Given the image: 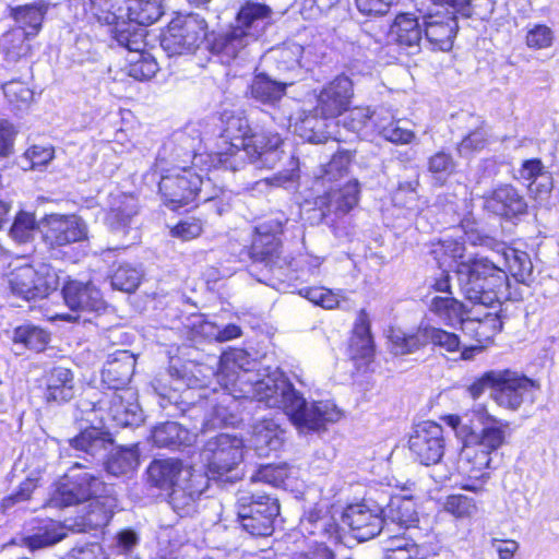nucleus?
Wrapping results in <instances>:
<instances>
[{"instance_id": "59", "label": "nucleus", "mask_w": 559, "mask_h": 559, "mask_svg": "<svg viewBox=\"0 0 559 559\" xmlns=\"http://www.w3.org/2000/svg\"><path fill=\"white\" fill-rule=\"evenodd\" d=\"M488 144V133L484 127H477L465 135L457 145L461 155L479 152Z\"/></svg>"}, {"instance_id": "33", "label": "nucleus", "mask_w": 559, "mask_h": 559, "mask_svg": "<svg viewBox=\"0 0 559 559\" xmlns=\"http://www.w3.org/2000/svg\"><path fill=\"white\" fill-rule=\"evenodd\" d=\"M187 467L179 459H155L146 468L147 483L152 487L171 491Z\"/></svg>"}, {"instance_id": "3", "label": "nucleus", "mask_w": 559, "mask_h": 559, "mask_svg": "<svg viewBox=\"0 0 559 559\" xmlns=\"http://www.w3.org/2000/svg\"><path fill=\"white\" fill-rule=\"evenodd\" d=\"M287 223L284 212L272 213L255 227L257 236L250 249L251 272H260L258 281L273 287L288 277L287 260L281 257V235Z\"/></svg>"}, {"instance_id": "30", "label": "nucleus", "mask_w": 559, "mask_h": 559, "mask_svg": "<svg viewBox=\"0 0 559 559\" xmlns=\"http://www.w3.org/2000/svg\"><path fill=\"white\" fill-rule=\"evenodd\" d=\"M107 409L117 426L138 427L143 421V412L132 390L114 392L108 401Z\"/></svg>"}, {"instance_id": "36", "label": "nucleus", "mask_w": 559, "mask_h": 559, "mask_svg": "<svg viewBox=\"0 0 559 559\" xmlns=\"http://www.w3.org/2000/svg\"><path fill=\"white\" fill-rule=\"evenodd\" d=\"M287 83L270 72L257 73L249 86L250 96L264 105L275 106L286 94Z\"/></svg>"}, {"instance_id": "1", "label": "nucleus", "mask_w": 559, "mask_h": 559, "mask_svg": "<svg viewBox=\"0 0 559 559\" xmlns=\"http://www.w3.org/2000/svg\"><path fill=\"white\" fill-rule=\"evenodd\" d=\"M250 356L245 349L233 348L223 353L216 373L217 382L226 389L248 385V389H241L245 394L267 407L282 408L300 431H319L328 423L340 419L341 412L330 401L308 403L286 378L267 376L258 379L250 371Z\"/></svg>"}, {"instance_id": "38", "label": "nucleus", "mask_w": 559, "mask_h": 559, "mask_svg": "<svg viewBox=\"0 0 559 559\" xmlns=\"http://www.w3.org/2000/svg\"><path fill=\"white\" fill-rule=\"evenodd\" d=\"M285 431L274 419H263L253 428L252 443L260 456L278 451L284 443Z\"/></svg>"}, {"instance_id": "62", "label": "nucleus", "mask_w": 559, "mask_h": 559, "mask_svg": "<svg viewBox=\"0 0 559 559\" xmlns=\"http://www.w3.org/2000/svg\"><path fill=\"white\" fill-rule=\"evenodd\" d=\"M554 32L544 24H535L527 31L526 45L533 49H544L552 45Z\"/></svg>"}, {"instance_id": "40", "label": "nucleus", "mask_w": 559, "mask_h": 559, "mask_svg": "<svg viewBox=\"0 0 559 559\" xmlns=\"http://www.w3.org/2000/svg\"><path fill=\"white\" fill-rule=\"evenodd\" d=\"M330 118H325L322 115L309 114L305 116L296 126L298 135L309 143H324L332 138V131L330 130L333 122H329Z\"/></svg>"}, {"instance_id": "52", "label": "nucleus", "mask_w": 559, "mask_h": 559, "mask_svg": "<svg viewBox=\"0 0 559 559\" xmlns=\"http://www.w3.org/2000/svg\"><path fill=\"white\" fill-rule=\"evenodd\" d=\"M35 234V215L19 211L10 228L11 237L19 243L29 242Z\"/></svg>"}, {"instance_id": "6", "label": "nucleus", "mask_w": 559, "mask_h": 559, "mask_svg": "<svg viewBox=\"0 0 559 559\" xmlns=\"http://www.w3.org/2000/svg\"><path fill=\"white\" fill-rule=\"evenodd\" d=\"M431 8L423 15L424 48L450 51L459 31L457 14L471 16L469 0H430Z\"/></svg>"}, {"instance_id": "45", "label": "nucleus", "mask_w": 559, "mask_h": 559, "mask_svg": "<svg viewBox=\"0 0 559 559\" xmlns=\"http://www.w3.org/2000/svg\"><path fill=\"white\" fill-rule=\"evenodd\" d=\"M13 293L25 300H31L35 297V269L25 264L16 267L10 280Z\"/></svg>"}, {"instance_id": "39", "label": "nucleus", "mask_w": 559, "mask_h": 559, "mask_svg": "<svg viewBox=\"0 0 559 559\" xmlns=\"http://www.w3.org/2000/svg\"><path fill=\"white\" fill-rule=\"evenodd\" d=\"M163 0H126L127 23L131 28H143L158 21L163 15Z\"/></svg>"}, {"instance_id": "48", "label": "nucleus", "mask_w": 559, "mask_h": 559, "mask_svg": "<svg viewBox=\"0 0 559 559\" xmlns=\"http://www.w3.org/2000/svg\"><path fill=\"white\" fill-rule=\"evenodd\" d=\"M352 346L360 349L362 357H369L373 353V341L370 332L368 314L360 310L354 326Z\"/></svg>"}, {"instance_id": "20", "label": "nucleus", "mask_w": 559, "mask_h": 559, "mask_svg": "<svg viewBox=\"0 0 559 559\" xmlns=\"http://www.w3.org/2000/svg\"><path fill=\"white\" fill-rule=\"evenodd\" d=\"M139 209V201L134 195L121 192L111 193L109 209L105 216V224L110 233L122 238L134 233L132 240H135L138 238L135 224Z\"/></svg>"}, {"instance_id": "34", "label": "nucleus", "mask_w": 559, "mask_h": 559, "mask_svg": "<svg viewBox=\"0 0 559 559\" xmlns=\"http://www.w3.org/2000/svg\"><path fill=\"white\" fill-rule=\"evenodd\" d=\"M43 381L46 386L44 397L47 403H63L74 396L73 373L66 367H51L44 376Z\"/></svg>"}, {"instance_id": "10", "label": "nucleus", "mask_w": 559, "mask_h": 559, "mask_svg": "<svg viewBox=\"0 0 559 559\" xmlns=\"http://www.w3.org/2000/svg\"><path fill=\"white\" fill-rule=\"evenodd\" d=\"M207 23L198 13H177L160 38L162 48L169 56L194 52L206 39Z\"/></svg>"}, {"instance_id": "4", "label": "nucleus", "mask_w": 559, "mask_h": 559, "mask_svg": "<svg viewBox=\"0 0 559 559\" xmlns=\"http://www.w3.org/2000/svg\"><path fill=\"white\" fill-rule=\"evenodd\" d=\"M70 449L74 456L88 464L105 462V468L112 476H123L132 473L140 464L136 447L118 448L112 450L114 439L111 435L98 427L90 426L81 430L79 435L69 440Z\"/></svg>"}, {"instance_id": "8", "label": "nucleus", "mask_w": 559, "mask_h": 559, "mask_svg": "<svg viewBox=\"0 0 559 559\" xmlns=\"http://www.w3.org/2000/svg\"><path fill=\"white\" fill-rule=\"evenodd\" d=\"M243 441L237 436L219 433L210 438L201 450L206 473L214 480L235 483L240 479L238 465L242 461Z\"/></svg>"}, {"instance_id": "17", "label": "nucleus", "mask_w": 559, "mask_h": 559, "mask_svg": "<svg viewBox=\"0 0 559 559\" xmlns=\"http://www.w3.org/2000/svg\"><path fill=\"white\" fill-rule=\"evenodd\" d=\"M37 231L49 247H62L86 238L85 223L74 215L49 214L37 222Z\"/></svg>"}, {"instance_id": "15", "label": "nucleus", "mask_w": 559, "mask_h": 559, "mask_svg": "<svg viewBox=\"0 0 559 559\" xmlns=\"http://www.w3.org/2000/svg\"><path fill=\"white\" fill-rule=\"evenodd\" d=\"M408 449L413 459L421 465L439 464L445 449L442 426L430 420L416 425L408 439Z\"/></svg>"}, {"instance_id": "19", "label": "nucleus", "mask_w": 559, "mask_h": 559, "mask_svg": "<svg viewBox=\"0 0 559 559\" xmlns=\"http://www.w3.org/2000/svg\"><path fill=\"white\" fill-rule=\"evenodd\" d=\"M483 209L508 222H515L528 214L525 195L513 185L502 183L483 197Z\"/></svg>"}, {"instance_id": "9", "label": "nucleus", "mask_w": 559, "mask_h": 559, "mask_svg": "<svg viewBox=\"0 0 559 559\" xmlns=\"http://www.w3.org/2000/svg\"><path fill=\"white\" fill-rule=\"evenodd\" d=\"M237 522L252 537H267L274 532L280 514L277 499L270 495L245 493L237 499Z\"/></svg>"}, {"instance_id": "64", "label": "nucleus", "mask_w": 559, "mask_h": 559, "mask_svg": "<svg viewBox=\"0 0 559 559\" xmlns=\"http://www.w3.org/2000/svg\"><path fill=\"white\" fill-rule=\"evenodd\" d=\"M62 559H109L99 543H85L71 548Z\"/></svg>"}, {"instance_id": "26", "label": "nucleus", "mask_w": 559, "mask_h": 559, "mask_svg": "<svg viewBox=\"0 0 559 559\" xmlns=\"http://www.w3.org/2000/svg\"><path fill=\"white\" fill-rule=\"evenodd\" d=\"M353 95L352 80L346 75H338L322 86L314 111L325 118H337L348 109Z\"/></svg>"}, {"instance_id": "49", "label": "nucleus", "mask_w": 559, "mask_h": 559, "mask_svg": "<svg viewBox=\"0 0 559 559\" xmlns=\"http://www.w3.org/2000/svg\"><path fill=\"white\" fill-rule=\"evenodd\" d=\"M428 344H430L428 325L420 326L414 334L393 336L395 354L400 355L416 353Z\"/></svg>"}, {"instance_id": "43", "label": "nucleus", "mask_w": 559, "mask_h": 559, "mask_svg": "<svg viewBox=\"0 0 559 559\" xmlns=\"http://www.w3.org/2000/svg\"><path fill=\"white\" fill-rule=\"evenodd\" d=\"M456 162L451 153L444 150L436 152L427 160V169L433 181L440 186L444 185L450 176L456 170Z\"/></svg>"}, {"instance_id": "31", "label": "nucleus", "mask_w": 559, "mask_h": 559, "mask_svg": "<svg viewBox=\"0 0 559 559\" xmlns=\"http://www.w3.org/2000/svg\"><path fill=\"white\" fill-rule=\"evenodd\" d=\"M271 16L272 9L269 5L258 0H248L240 7L234 25L258 40Z\"/></svg>"}, {"instance_id": "63", "label": "nucleus", "mask_w": 559, "mask_h": 559, "mask_svg": "<svg viewBox=\"0 0 559 559\" xmlns=\"http://www.w3.org/2000/svg\"><path fill=\"white\" fill-rule=\"evenodd\" d=\"M429 342L447 352L453 353L460 349L461 341L455 333L428 325Z\"/></svg>"}, {"instance_id": "51", "label": "nucleus", "mask_w": 559, "mask_h": 559, "mask_svg": "<svg viewBox=\"0 0 559 559\" xmlns=\"http://www.w3.org/2000/svg\"><path fill=\"white\" fill-rule=\"evenodd\" d=\"M69 528L63 524L55 521L37 522V548L51 546L67 536Z\"/></svg>"}, {"instance_id": "50", "label": "nucleus", "mask_w": 559, "mask_h": 559, "mask_svg": "<svg viewBox=\"0 0 559 559\" xmlns=\"http://www.w3.org/2000/svg\"><path fill=\"white\" fill-rule=\"evenodd\" d=\"M247 159H249V153L246 146H229L227 151L217 153L213 163L218 168L235 173L245 168Z\"/></svg>"}, {"instance_id": "37", "label": "nucleus", "mask_w": 559, "mask_h": 559, "mask_svg": "<svg viewBox=\"0 0 559 559\" xmlns=\"http://www.w3.org/2000/svg\"><path fill=\"white\" fill-rule=\"evenodd\" d=\"M151 438L158 448L180 450L192 443L193 436L182 425L176 421H165L153 427Z\"/></svg>"}, {"instance_id": "28", "label": "nucleus", "mask_w": 559, "mask_h": 559, "mask_svg": "<svg viewBox=\"0 0 559 559\" xmlns=\"http://www.w3.org/2000/svg\"><path fill=\"white\" fill-rule=\"evenodd\" d=\"M135 364V357L129 350L114 353L103 367V384L114 392L131 391L127 385L134 373Z\"/></svg>"}, {"instance_id": "47", "label": "nucleus", "mask_w": 559, "mask_h": 559, "mask_svg": "<svg viewBox=\"0 0 559 559\" xmlns=\"http://www.w3.org/2000/svg\"><path fill=\"white\" fill-rule=\"evenodd\" d=\"M371 110L369 107H355L335 124H342L347 131L357 136H367L370 131Z\"/></svg>"}, {"instance_id": "24", "label": "nucleus", "mask_w": 559, "mask_h": 559, "mask_svg": "<svg viewBox=\"0 0 559 559\" xmlns=\"http://www.w3.org/2000/svg\"><path fill=\"white\" fill-rule=\"evenodd\" d=\"M255 168L273 169L284 156L283 139L277 132L255 128L246 146Z\"/></svg>"}, {"instance_id": "12", "label": "nucleus", "mask_w": 559, "mask_h": 559, "mask_svg": "<svg viewBox=\"0 0 559 559\" xmlns=\"http://www.w3.org/2000/svg\"><path fill=\"white\" fill-rule=\"evenodd\" d=\"M168 493V503L180 516H191L197 512L202 495L207 490L212 479L206 471L189 466Z\"/></svg>"}, {"instance_id": "53", "label": "nucleus", "mask_w": 559, "mask_h": 559, "mask_svg": "<svg viewBox=\"0 0 559 559\" xmlns=\"http://www.w3.org/2000/svg\"><path fill=\"white\" fill-rule=\"evenodd\" d=\"M352 162V153L349 151H337L331 160L323 166L321 179L323 182L335 181L347 174Z\"/></svg>"}, {"instance_id": "58", "label": "nucleus", "mask_w": 559, "mask_h": 559, "mask_svg": "<svg viewBox=\"0 0 559 559\" xmlns=\"http://www.w3.org/2000/svg\"><path fill=\"white\" fill-rule=\"evenodd\" d=\"M444 510L456 518H468L475 513L476 503L465 495H451L444 502Z\"/></svg>"}, {"instance_id": "21", "label": "nucleus", "mask_w": 559, "mask_h": 559, "mask_svg": "<svg viewBox=\"0 0 559 559\" xmlns=\"http://www.w3.org/2000/svg\"><path fill=\"white\" fill-rule=\"evenodd\" d=\"M305 48L296 43L272 49L265 57L264 62L273 70L271 72L278 80L293 85L301 80L304 69H309V63L304 60Z\"/></svg>"}, {"instance_id": "25", "label": "nucleus", "mask_w": 559, "mask_h": 559, "mask_svg": "<svg viewBox=\"0 0 559 559\" xmlns=\"http://www.w3.org/2000/svg\"><path fill=\"white\" fill-rule=\"evenodd\" d=\"M117 502L114 496L92 500L83 506L75 516L66 519V526L72 533H88L104 528L110 522Z\"/></svg>"}, {"instance_id": "16", "label": "nucleus", "mask_w": 559, "mask_h": 559, "mask_svg": "<svg viewBox=\"0 0 559 559\" xmlns=\"http://www.w3.org/2000/svg\"><path fill=\"white\" fill-rule=\"evenodd\" d=\"M151 384L158 396V405L167 416L176 417L185 414L187 403L181 399L180 392L183 388L191 385L185 370L170 366L167 370L159 372Z\"/></svg>"}, {"instance_id": "44", "label": "nucleus", "mask_w": 559, "mask_h": 559, "mask_svg": "<svg viewBox=\"0 0 559 559\" xmlns=\"http://www.w3.org/2000/svg\"><path fill=\"white\" fill-rule=\"evenodd\" d=\"M502 259L503 265L518 282L526 283L530 280L533 264L526 252L509 248Z\"/></svg>"}, {"instance_id": "13", "label": "nucleus", "mask_w": 559, "mask_h": 559, "mask_svg": "<svg viewBox=\"0 0 559 559\" xmlns=\"http://www.w3.org/2000/svg\"><path fill=\"white\" fill-rule=\"evenodd\" d=\"M359 183L357 180H349L338 189H331L323 195L317 198L316 206L320 212V219L331 226L337 237L346 236L342 231L338 221L345 217L358 203Z\"/></svg>"}, {"instance_id": "2", "label": "nucleus", "mask_w": 559, "mask_h": 559, "mask_svg": "<svg viewBox=\"0 0 559 559\" xmlns=\"http://www.w3.org/2000/svg\"><path fill=\"white\" fill-rule=\"evenodd\" d=\"M456 274L461 293L474 305L500 306L509 296L507 272L487 257L475 254L460 261Z\"/></svg>"}, {"instance_id": "14", "label": "nucleus", "mask_w": 559, "mask_h": 559, "mask_svg": "<svg viewBox=\"0 0 559 559\" xmlns=\"http://www.w3.org/2000/svg\"><path fill=\"white\" fill-rule=\"evenodd\" d=\"M204 185L202 177L191 168L183 167L176 174L162 176L158 189L167 207L177 211L195 201Z\"/></svg>"}, {"instance_id": "57", "label": "nucleus", "mask_w": 559, "mask_h": 559, "mask_svg": "<svg viewBox=\"0 0 559 559\" xmlns=\"http://www.w3.org/2000/svg\"><path fill=\"white\" fill-rule=\"evenodd\" d=\"M200 332L209 338H213L217 342H227L239 337L241 335V329L237 324H227L224 328L212 322H202L199 325Z\"/></svg>"}, {"instance_id": "46", "label": "nucleus", "mask_w": 559, "mask_h": 559, "mask_svg": "<svg viewBox=\"0 0 559 559\" xmlns=\"http://www.w3.org/2000/svg\"><path fill=\"white\" fill-rule=\"evenodd\" d=\"M143 272L129 263L120 264L110 276V283L114 289L132 293L141 283Z\"/></svg>"}, {"instance_id": "18", "label": "nucleus", "mask_w": 559, "mask_h": 559, "mask_svg": "<svg viewBox=\"0 0 559 559\" xmlns=\"http://www.w3.org/2000/svg\"><path fill=\"white\" fill-rule=\"evenodd\" d=\"M495 390L490 392V396L498 405L518 409L524 402L534 400L536 390L535 382L525 376H521L511 370H497Z\"/></svg>"}, {"instance_id": "11", "label": "nucleus", "mask_w": 559, "mask_h": 559, "mask_svg": "<svg viewBox=\"0 0 559 559\" xmlns=\"http://www.w3.org/2000/svg\"><path fill=\"white\" fill-rule=\"evenodd\" d=\"M144 36V28H131V24L127 22H120L114 32V43L130 53L126 71L138 81L151 80L158 71L155 58L143 50Z\"/></svg>"}, {"instance_id": "56", "label": "nucleus", "mask_w": 559, "mask_h": 559, "mask_svg": "<svg viewBox=\"0 0 559 559\" xmlns=\"http://www.w3.org/2000/svg\"><path fill=\"white\" fill-rule=\"evenodd\" d=\"M380 535L382 536L381 544L385 555L416 544L405 535V530L397 531V528L385 526Z\"/></svg>"}, {"instance_id": "27", "label": "nucleus", "mask_w": 559, "mask_h": 559, "mask_svg": "<svg viewBox=\"0 0 559 559\" xmlns=\"http://www.w3.org/2000/svg\"><path fill=\"white\" fill-rule=\"evenodd\" d=\"M255 41L252 36L233 24L227 29L214 34L209 48L223 63H229L236 59H245L249 53V47Z\"/></svg>"}, {"instance_id": "42", "label": "nucleus", "mask_w": 559, "mask_h": 559, "mask_svg": "<svg viewBox=\"0 0 559 559\" xmlns=\"http://www.w3.org/2000/svg\"><path fill=\"white\" fill-rule=\"evenodd\" d=\"M218 400L213 404L211 412L204 419L203 427L205 430L234 426L237 423V416L226 405L227 402H233L234 400L229 389L222 386Z\"/></svg>"}, {"instance_id": "61", "label": "nucleus", "mask_w": 559, "mask_h": 559, "mask_svg": "<svg viewBox=\"0 0 559 559\" xmlns=\"http://www.w3.org/2000/svg\"><path fill=\"white\" fill-rule=\"evenodd\" d=\"M549 171L546 169L544 163L539 158H530L523 160L521 167L518 169L515 179L526 181L528 185L535 183L542 176L547 175Z\"/></svg>"}, {"instance_id": "23", "label": "nucleus", "mask_w": 559, "mask_h": 559, "mask_svg": "<svg viewBox=\"0 0 559 559\" xmlns=\"http://www.w3.org/2000/svg\"><path fill=\"white\" fill-rule=\"evenodd\" d=\"M430 310L448 325L478 322L479 328H491L493 332L502 329V322L496 313L486 312L483 318H471L467 316L465 306L452 296L433 297L430 301Z\"/></svg>"}, {"instance_id": "5", "label": "nucleus", "mask_w": 559, "mask_h": 559, "mask_svg": "<svg viewBox=\"0 0 559 559\" xmlns=\"http://www.w3.org/2000/svg\"><path fill=\"white\" fill-rule=\"evenodd\" d=\"M508 427V423L488 416L479 431H472L460 453L461 473L478 478L483 471L491 468V454L504 444Z\"/></svg>"}, {"instance_id": "41", "label": "nucleus", "mask_w": 559, "mask_h": 559, "mask_svg": "<svg viewBox=\"0 0 559 559\" xmlns=\"http://www.w3.org/2000/svg\"><path fill=\"white\" fill-rule=\"evenodd\" d=\"M222 122L221 138L225 143L234 147L247 146L249 136L254 129L250 127L246 117L224 115Z\"/></svg>"}, {"instance_id": "55", "label": "nucleus", "mask_w": 559, "mask_h": 559, "mask_svg": "<svg viewBox=\"0 0 559 559\" xmlns=\"http://www.w3.org/2000/svg\"><path fill=\"white\" fill-rule=\"evenodd\" d=\"M59 286V275L56 270L46 263L37 266V298L47 297Z\"/></svg>"}, {"instance_id": "60", "label": "nucleus", "mask_w": 559, "mask_h": 559, "mask_svg": "<svg viewBox=\"0 0 559 559\" xmlns=\"http://www.w3.org/2000/svg\"><path fill=\"white\" fill-rule=\"evenodd\" d=\"M139 544V534L132 528H123L116 534L112 549L118 555L131 557Z\"/></svg>"}, {"instance_id": "7", "label": "nucleus", "mask_w": 559, "mask_h": 559, "mask_svg": "<svg viewBox=\"0 0 559 559\" xmlns=\"http://www.w3.org/2000/svg\"><path fill=\"white\" fill-rule=\"evenodd\" d=\"M87 464L75 462L68 473L59 481L47 506L63 508L112 496V488L107 486L99 476L82 471Z\"/></svg>"}, {"instance_id": "29", "label": "nucleus", "mask_w": 559, "mask_h": 559, "mask_svg": "<svg viewBox=\"0 0 559 559\" xmlns=\"http://www.w3.org/2000/svg\"><path fill=\"white\" fill-rule=\"evenodd\" d=\"M61 293L66 305L73 311L98 312L104 308L99 289L91 283L69 281Z\"/></svg>"}, {"instance_id": "22", "label": "nucleus", "mask_w": 559, "mask_h": 559, "mask_svg": "<svg viewBox=\"0 0 559 559\" xmlns=\"http://www.w3.org/2000/svg\"><path fill=\"white\" fill-rule=\"evenodd\" d=\"M342 525L347 526L358 542H366L380 535L384 520L380 508L370 509L365 503L348 506L341 516Z\"/></svg>"}, {"instance_id": "32", "label": "nucleus", "mask_w": 559, "mask_h": 559, "mask_svg": "<svg viewBox=\"0 0 559 559\" xmlns=\"http://www.w3.org/2000/svg\"><path fill=\"white\" fill-rule=\"evenodd\" d=\"M423 15L413 13H400L391 25V35L400 46L419 51L424 48Z\"/></svg>"}, {"instance_id": "54", "label": "nucleus", "mask_w": 559, "mask_h": 559, "mask_svg": "<svg viewBox=\"0 0 559 559\" xmlns=\"http://www.w3.org/2000/svg\"><path fill=\"white\" fill-rule=\"evenodd\" d=\"M87 10L100 22L112 25L110 29L111 40L114 41V32L120 22H126L122 15H117L111 11V0H90ZM114 43L111 44V46Z\"/></svg>"}, {"instance_id": "35", "label": "nucleus", "mask_w": 559, "mask_h": 559, "mask_svg": "<svg viewBox=\"0 0 559 559\" xmlns=\"http://www.w3.org/2000/svg\"><path fill=\"white\" fill-rule=\"evenodd\" d=\"M384 520V526L406 530L418 521L415 502L411 498L392 497L384 508H380Z\"/></svg>"}]
</instances>
